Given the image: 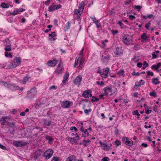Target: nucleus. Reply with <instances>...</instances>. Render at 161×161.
I'll use <instances>...</instances> for the list:
<instances>
[{
    "mask_svg": "<svg viewBox=\"0 0 161 161\" xmlns=\"http://www.w3.org/2000/svg\"><path fill=\"white\" fill-rule=\"evenodd\" d=\"M96 83L99 86H102L104 84V82L102 81H97L96 82Z\"/></svg>",
    "mask_w": 161,
    "mask_h": 161,
    "instance_id": "obj_42",
    "label": "nucleus"
},
{
    "mask_svg": "<svg viewBox=\"0 0 161 161\" xmlns=\"http://www.w3.org/2000/svg\"><path fill=\"white\" fill-rule=\"evenodd\" d=\"M45 4L46 5H48L50 4V1L49 0H47L45 2Z\"/></svg>",
    "mask_w": 161,
    "mask_h": 161,
    "instance_id": "obj_64",
    "label": "nucleus"
},
{
    "mask_svg": "<svg viewBox=\"0 0 161 161\" xmlns=\"http://www.w3.org/2000/svg\"><path fill=\"white\" fill-rule=\"evenodd\" d=\"M152 58L155 59L157 58V55L154 53L153 52L152 53Z\"/></svg>",
    "mask_w": 161,
    "mask_h": 161,
    "instance_id": "obj_57",
    "label": "nucleus"
},
{
    "mask_svg": "<svg viewBox=\"0 0 161 161\" xmlns=\"http://www.w3.org/2000/svg\"><path fill=\"white\" fill-rule=\"evenodd\" d=\"M53 152V151L52 149H49L44 152L43 155L47 159H48L52 157Z\"/></svg>",
    "mask_w": 161,
    "mask_h": 161,
    "instance_id": "obj_4",
    "label": "nucleus"
},
{
    "mask_svg": "<svg viewBox=\"0 0 161 161\" xmlns=\"http://www.w3.org/2000/svg\"><path fill=\"white\" fill-rule=\"evenodd\" d=\"M66 161H75V158L73 155H71L68 158Z\"/></svg>",
    "mask_w": 161,
    "mask_h": 161,
    "instance_id": "obj_23",
    "label": "nucleus"
},
{
    "mask_svg": "<svg viewBox=\"0 0 161 161\" xmlns=\"http://www.w3.org/2000/svg\"><path fill=\"white\" fill-rule=\"evenodd\" d=\"M149 95L150 96H153L154 97H157V95L156 92H151L150 93Z\"/></svg>",
    "mask_w": 161,
    "mask_h": 161,
    "instance_id": "obj_49",
    "label": "nucleus"
},
{
    "mask_svg": "<svg viewBox=\"0 0 161 161\" xmlns=\"http://www.w3.org/2000/svg\"><path fill=\"white\" fill-rule=\"evenodd\" d=\"M57 63V61L55 59H54L53 60H50L47 63V64L48 66L50 67L55 66Z\"/></svg>",
    "mask_w": 161,
    "mask_h": 161,
    "instance_id": "obj_10",
    "label": "nucleus"
},
{
    "mask_svg": "<svg viewBox=\"0 0 161 161\" xmlns=\"http://www.w3.org/2000/svg\"><path fill=\"white\" fill-rule=\"evenodd\" d=\"M152 80L153 83L155 85L158 84L160 83V82L158 81V79L157 78H153Z\"/></svg>",
    "mask_w": 161,
    "mask_h": 161,
    "instance_id": "obj_25",
    "label": "nucleus"
},
{
    "mask_svg": "<svg viewBox=\"0 0 161 161\" xmlns=\"http://www.w3.org/2000/svg\"><path fill=\"white\" fill-rule=\"evenodd\" d=\"M40 152L38 153V152H36L35 153V155L34 156L35 159L36 160L39 157V156H40Z\"/></svg>",
    "mask_w": 161,
    "mask_h": 161,
    "instance_id": "obj_33",
    "label": "nucleus"
},
{
    "mask_svg": "<svg viewBox=\"0 0 161 161\" xmlns=\"http://www.w3.org/2000/svg\"><path fill=\"white\" fill-rule=\"evenodd\" d=\"M151 68L152 69H154L155 70H156L157 72H158V70H157L158 69V68H157L156 65H153L151 66Z\"/></svg>",
    "mask_w": 161,
    "mask_h": 161,
    "instance_id": "obj_47",
    "label": "nucleus"
},
{
    "mask_svg": "<svg viewBox=\"0 0 161 161\" xmlns=\"http://www.w3.org/2000/svg\"><path fill=\"white\" fill-rule=\"evenodd\" d=\"M7 122L8 125L10 126V127L12 128H15V123L14 122H9L8 121V120H7Z\"/></svg>",
    "mask_w": 161,
    "mask_h": 161,
    "instance_id": "obj_29",
    "label": "nucleus"
},
{
    "mask_svg": "<svg viewBox=\"0 0 161 161\" xmlns=\"http://www.w3.org/2000/svg\"><path fill=\"white\" fill-rule=\"evenodd\" d=\"M83 142L84 143V147H86L88 145V143L91 142L90 140L88 139L87 140H84Z\"/></svg>",
    "mask_w": 161,
    "mask_h": 161,
    "instance_id": "obj_28",
    "label": "nucleus"
},
{
    "mask_svg": "<svg viewBox=\"0 0 161 161\" xmlns=\"http://www.w3.org/2000/svg\"><path fill=\"white\" fill-rule=\"evenodd\" d=\"M64 70V68L62 67H57L55 71V73H57V75L60 74L62 73V71Z\"/></svg>",
    "mask_w": 161,
    "mask_h": 161,
    "instance_id": "obj_17",
    "label": "nucleus"
},
{
    "mask_svg": "<svg viewBox=\"0 0 161 161\" xmlns=\"http://www.w3.org/2000/svg\"><path fill=\"white\" fill-rule=\"evenodd\" d=\"M80 10H79V9H76L75 10L74 13L76 14H80Z\"/></svg>",
    "mask_w": 161,
    "mask_h": 161,
    "instance_id": "obj_44",
    "label": "nucleus"
},
{
    "mask_svg": "<svg viewBox=\"0 0 161 161\" xmlns=\"http://www.w3.org/2000/svg\"><path fill=\"white\" fill-rule=\"evenodd\" d=\"M110 59V56L108 55H107L104 57L102 59V61L103 62H107Z\"/></svg>",
    "mask_w": 161,
    "mask_h": 161,
    "instance_id": "obj_24",
    "label": "nucleus"
},
{
    "mask_svg": "<svg viewBox=\"0 0 161 161\" xmlns=\"http://www.w3.org/2000/svg\"><path fill=\"white\" fill-rule=\"evenodd\" d=\"M25 9L24 8H19L17 10H16V12L18 13V14H19L21 12H22L25 11Z\"/></svg>",
    "mask_w": 161,
    "mask_h": 161,
    "instance_id": "obj_40",
    "label": "nucleus"
},
{
    "mask_svg": "<svg viewBox=\"0 0 161 161\" xmlns=\"http://www.w3.org/2000/svg\"><path fill=\"white\" fill-rule=\"evenodd\" d=\"M79 59V58H78V59H77V58H76V59H75V63L74 65V67H76V66L78 65Z\"/></svg>",
    "mask_w": 161,
    "mask_h": 161,
    "instance_id": "obj_43",
    "label": "nucleus"
},
{
    "mask_svg": "<svg viewBox=\"0 0 161 161\" xmlns=\"http://www.w3.org/2000/svg\"><path fill=\"white\" fill-rule=\"evenodd\" d=\"M134 7L135 8L137 9H138V11H139L140 9H141L142 8V7L141 6H139V5H138V6H136V5H135L134 6Z\"/></svg>",
    "mask_w": 161,
    "mask_h": 161,
    "instance_id": "obj_46",
    "label": "nucleus"
},
{
    "mask_svg": "<svg viewBox=\"0 0 161 161\" xmlns=\"http://www.w3.org/2000/svg\"><path fill=\"white\" fill-rule=\"evenodd\" d=\"M49 37L51 36L52 38H53V41H54L56 39V38H54L53 37H54L56 36V35L55 34V32L54 31L52 33V34H49Z\"/></svg>",
    "mask_w": 161,
    "mask_h": 161,
    "instance_id": "obj_32",
    "label": "nucleus"
},
{
    "mask_svg": "<svg viewBox=\"0 0 161 161\" xmlns=\"http://www.w3.org/2000/svg\"><path fill=\"white\" fill-rule=\"evenodd\" d=\"M116 89L112 86H108L103 89L104 94L106 96L112 95L116 92Z\"/></svg>",
    "mask_w": 161,
    "mask_h": 161,
    "instance_id": "obj_1",
    "label": "nucleus"
},
{
    "mask_svg": "<svg viewBox=\"0 0 161 161\" xmlns=\"http://www.w3.org/2000/svg\"><path fill=\"white\" fill-rule=\"evenodd\" d=\"M30 78V77L28 75H27L26 76L24 77L22 79V83L24 84H25L26 82Z\"/></svg>",
    "mask_w": 161,
    "mask_h": 161,
    "instance_id": "obj_22",
    "label": "nucleus"
},
{
    "mask_svg": "<svg viewBox=\"0 0 161 161\" xmlns=\"http://www.w3.org/2000/svg\"><path fill=\"white\" fill-rule=\"evenodd\" d=\"M62 7L61 5L60 4H58L57 5H56V6L55 7V9L58 10V9L61 8Z\"/></svg>",
    "mask_w": 161,
    "mask_h": 161,
    "instance_id": "obj_53",
    "label": "nucleus"
},
{
    "mask_svg": "<svg viewBox=\"0 0 161 161\" xmlns=\"http://www.w3.org/2000/svg\"><path fill=\"white\" fill-rule=\"evenodd\" d=\"M76 136L73 138H69L67 139V140L71 142L72 143H76L79 140V136L77 134H76Z\"/></svg>",
    "mask_w": 161,
    "mask_h": 161,
    "instance_id": "obj_9",
    "label": "nucleus"
},
{
    "mask_svg": "<svg viewBox=\"0 0 161 161\" xmlns=\"http://www.w3.org/2000/svg\"><path fill=\"white\" fill-rule=\"evenodd\" d=\"M45 139L49 141V142L50 143L51 141H53V139L50 136H46L45 137Z\"/></svg>",
    "mask_w": 161,
    "mask_h": 161,
    "instance_id": "obj_36",
    "label": "nucleus"
},
{
    "mask_svg": "<svg viewBox=\"0 0 161 161\" xmlns=\"http://www.w3.org/2000/svg\"><path fill=\"white\" fill-rule=\"evenodd\" d=\"M70 23L69 21L68 22L67 24V25L65 27V28L66 29V30H68L70 27Z\"/></svg>",
    "mask_w": 161,
    "mask_h": 161,
    "instance_id": "obj_41",
    "label": "nucleus"
},
{
    "mask_svg": "<svg viewBox=\"0 0 161 161\" xmlns=\"http://www.w3.org/2000/svg\"><path fill=\"white\" fill-rule=\"evenodd\" d=\"M82 80V77L81 75L78 76L74 80V82L76 85H80Z\"/></svg>",
    "mask_w": 161,
    "mask_h": 161,
    "instance_id": "obj_13",
    "label": "nucleus"
},
{
    "mask_svg": "<svg viewBox=\"0 0 161 161\" xmlns=\"http://www.w3.org/2000/svg\"><path fill=\"white\" fill-rule=\"evenodd\" d=\"M8 119L9 121H10L11 120V118H8V117L7 116L1 118L0 119V122H1V125H5V123L6 122V119Z\"/></svg>",
    "mask_w": 161,
    "mask_h": 161,
    "instance_id": "obj_14",
    "label": "nucleus"
},
{
    "mask_svg": "<svg viewBox=\"0 0 161 161\" xmlns=\"http://www.w3.org/2000/svg\"><path fill=\"white\" fill-rule=\"evenodd\" d=\"M5 50L6 51H10L12 50L11 47L10 45H9L8 44H6V47L4 48Z\"/></svg>",
    "mask_w": 161,
    "mask_h": 161,
    "instance_id": "obj_26",
    "label": "nucleus"
},
{
    "mask_svg": "<svg viewBox=\"0 0 161 161\" xmlns=\"http://www.w3.org/2000/svg\"><path fill=\"white\" fill-rule=\"evenodd\" d=\"M99 101V99L97 98L96 97L93 96L92 99L91 100V101L92 102H97Z\"/></svg>",
    "mask_w": 161,
    "mask_h": 161,
    "instance_id": "obj_37",
    "label": "nucleus"
},
{
    "mask_svg": "<svg viewBox=\"0 0 161 161\" xmlns=\"http://www.w3.org/2000/svg\"><path fill=\"white\" fill-rule=\"evenodd\" d=\"M132 114L133 115H136L137 116L140 115V114L139 113L138 111L137 110L133 111L132 112Z\"/></svg>",
    "mask_w": 161,
    "mask_h": 161,
    "instance_id": "obj_35",
    "label": "nucleus"
},
{
    "mask_svg": "<svg viewBox=\"0 0 161 161\" xmlns=\"http://www.w3.org/2000/svg\"><path fill=\"white\" fill-rule=\"evenodd\" d=\"M91 91L89 90L84 91L82 94V96L85 98H89V96L91 97L92 96Z\"/></svg>",
    "mask_w": 161,
    "mask_h": 161,
    "instance_id": "obj_11",
    "label": "nucleus"
},
{
    "mask_svg": "<svg viewBox=\"0 0 161 161\" xmlns=\"http://www.w3.org/2000/svg\"><path fill=\"white\" fill-rule=\"evenodd\" d=\"M3 42H6L7 43V44H9L10 43V41L9 39L8 38L5 39V40L3 41Z\"/></svg>",
    "mask_w": 161,
    "mask_h": 161,
    "instance_id": "obj_51",
    "label": "nucleus"
},
{
    "mask_svg": "<svg viewBox=\"0 0 161 161\" xmlns=\"http://www.w3.org/2000/svg\"><path fill=\"white\" fill-rule=\"evenodd\" d=\"M42 120L45 126H49L52 125V121L51 120H47L45 119H43Z\"/></svg>",
    "mask_w": 161,
    "mask_h": 161,
    "instance_id": "obj_16",
    "label": "nucleus"
},
{
    "mask_svg": "<svg viewBox=\"0 0 161 161\" xmlns=\"http://www.w3.org/2000/svg\"><path fill=\"white\" fill-rule=\"evenodd\" d=\"M93 21H94V22L96 24V26L97 28H99L101 26V25L100 23H99V22L98 20L96 19V18H92Z\"/></svg>",
    "mask_w": 161,
    "mask_h": 161,
    "instance_id": "obj_20",
    "label": "nucleus"
},
{
    "mask_svg": "<svg viewBox=\"0 0 161 161\" xmlns=\"http://www.w3.org/2000/svg\"><path fill=\"white\" fill-rule=\"evenodd\" d=\"M147 18L149 19H151L153 18V19H154V16L152 14H150L147 15Z\"/></svg>",
    "mask_w": 161,
    "mask_h": 161,
    "instance_id": "obj_58",
    "label": "nucleus"
},
{
    "mask_svg": "<svg viewBox=\"0 0 161 161\" xmlns=\"http://www.w3.org/2000/svg\"><path fill=\"white\" fill-rule=\"evenodd\" d=\"M18 66V64L14 61L13 60L11 62L10 68H14Z\"/></svg>",
    "mask_w": 161,
    "mask_h": 161,
    "instance_id": "obj_27",
    "label": "nucleus"
},
{
    "mask_svg": "<svg viewBox=\"0 0 161 161\" xmlns=\"http://www.w3.org/2000/svg\"><path fill=\"white\" fill-rule=\"evenodd\" d=\"M80 65L79 67H80L81 65H82L83 64L84 62V60L82 59L81 58H80Z\"/></svg>",
    "mask_w": 161,
    "mask_h": 161,
    "instance_id": "obj_54",
    "label": "nucleus"
},
{
    "mask_svg": "<svg viewBox=\"0 0 161 161\" xmlns=\"http://www.w3.org/2000/svg\"><path fill=\"white\" fill-rule=\"evenodd\" d=\"M57 89V86H53L49 87V90L56 89Z\"/></svg>",
    "mask_w": 161,
    "mask_h": 161,
    "instance_id": "obj_56",
    "label": "nucleus"
},
{
    "mask_svg": "<svg viewBox=\"0 0 161 161\" xmlns=\"http://www.w3.org/2000/svg\"><path fill=\"white\" fill-rule=\"evenodd\" d=\"M129 17L131 20H133V19L136 18L135 17L132 15H130L129 16Z\"/></svg>",
    "mask_w": 161,
    "mask_h": 161,
    "instance_id": "obj_60",
    "label": "nucleus"
},
{
    "mask_svg": "<svg viewBox=\"0 0 161 161\" xmlns=\"http://www.w3.org/2000/svg\"><path fill=\"white\" fill-rule=\"evenodd\" d=\"M114 53L117 55H120L122 53V52L120 49L117 47L116 48V50L114 52Z\"/></svg>",
    "mask_w": 161,
    "mask_h": 161,
    "instance_id": "obj_21",
    "label": "nucleus"
},
{
    "mask_svg": "<svg viewBox=\"0 0 161 161\" xmlns=\"http://www.w3.org/2000/svg\"><path fill=\"white\" fill-rule=\"evenodd\" d=\"M147 74L148 76H153V73L149 71H148L147 72Z\"/></svg>",
    "mask_w": 161,
    "mask_h": 161,
    "instance_id": "obj_45",
    "label": "nucleus"
},
{
    "mask_svg": "<svg viewBox=\"0 0 161 161\" xmlns=\"http://www.w3.org/2000/svg\"><path fill=\"white\" fill-rule=\"evenodd\" d=\"M0 6L4 8H8L9 7L8 4H6L4 3H2L0 5Z\"/></svg>",
    "mask_w": 161,
    "mask_h": 161,
    "instance_id": "obj_31",
    "label": "nucleus"
},
{
    "mask_svg": "<svg viewBox=\"0 0 161 161\" xmlns=\"http://www.w3.org/2000/svg\"><path fill=\"white\" fill-rule=\"evenodd\" d=\"M109 72V69L108 67L105 68H104L103 70L102 73H101V75L102 77L107 78L108 76V73Z\"/></svg>",
    "mask_w": 161,
    "mask_h": 161,
    "instance_id": "obj_8",
    "label": "nucleus"
},
{
    "mask_svg": "<svg viewBox=\"0 0 161 161\" xmlns=\"http://www.w3.org/2000/svg\"><path fill=\"white\" fill-rule=\"evenodd\" d=\"M73 104L72 102L68 101H63L61 104V107L64 108H68L71 106Z\"/></svg>",
    "mask_w": 161,
    "mask_h": 161,
    "instance_id": "obj_7",
    "label": "nucleus"
},
{
    "mask_svg": "<svg viewBox=\"0 0 161 161\" xmlns=\"http://www.w3.org/2000/svg\"><path fill=\"white\" fill-rule=\"evenodd\" d=\"M92 109L90 108L88 109H85L84 110V112L86 115H88L89 114V112H91L92 111Z\"/></svg>",
    "mask_w": 161,
    "mask_h": 161,
    "instance_id": "obj_39",
    "label": "nucleus"
},
{
    "mask_svg": "<svg viewBox=\"0 0 161 161\" xmlns=\"http://www.w3.org/2000/svg\"><path fill=\"white\" fill-rule=\"evenodd\" d=\"M13 60L14 61L15 63L18 64V66L21 63V58L19 57H15V58L13 59Z\"/></svg>",
    "mask_w": 161,
    "mask_h": 161,
    "instance_id": "obj_19",
    "label": "nucleus"
},
{
    "mask_svg": "<svg viewBox=\"0 0 161 161\" xmlns=\"http://www.w3.org/2000/svg\"><path fill=\"white\" fill-rule=\"evenodd\" d=\"M142 39V42H147L148 41L149 37L146 35L145 33H143L142 35L141 36Z\"/></svg>",
    "mask_w": 161,
    "mask_h": 161,
    "instance_id": "obj_12",
    "label": "nucleus"
},
{
    "mask_svg": "<svg viewBox=\"0 0 161 161\" xmlns=\"http://www.w3.org/2000/svg\"><path fill=\"white\" fill-rule=\"evenodd\" d=\"M117 146L120 145H121V142L119 140H116L114 142Z\"/></svg>",
    "mask_w": 161,
    "mask_h": 161,
    "instance_id": "obj_48",
    "label": "nucleus"
},
{
    "mask_svg": "<svg viewBox=\"0 0 161 161\" xmlns=\"http://www.w3.org/2000/svg\"><path fill=\"white\" fill-rule=\"evenodd\" d=\"M84 48H83L82 49V50H81L80 52V53L79 54V56H80L79 58H81L80 57L83 56V52L84 51Z\"/></svg>",
    "mask_w": 161,
    "mask_h": 161,
    "instance_id": "obj_52",
    "label": "nucleus"
},
{
    "mask_svg": "<svg viewBox=\"0 0 161 161\" xmlns=\"http://www.w3.org/2000/svg\"><path fill=\"white\" fill-rule=\"evenodd\" d=\"M8 88L12 91L19 90L20 88L18 86L14 84H10V85H9Z\"/></svg>",
    "mask_w": 161,
    "mask_h": 161,
    "instance_id": "obj_15",
    "label": "nucleus"
},
{
    "mask_svg": "<svg viewBox=\"0 0 161 161\" xmlns=\"http://www.w3.org/2000/svg\"><path fill=\"white\" fill-rule=\"evenodd\" d=\"M131 38L129 35H126L124 36L122 39L123 42L126 45H129L130 44Z\"/></svg>",
    "mask_w": 161,
    "mask_h": 161,
    "instance_id": "obj_5",
    "label": "nucleus"
},
{
    "mask_svg": "<svg viewBox=\"0 0 161 161\" xmlns=\"http://www.w3.org/2000/svg\"><path fill=\"white\" fill-rule=\"evenodd\" d=\"M122 140L126 145L128 146L131 147L133 145V141L131 139L125 136L123 137L122 138Z\"/></svg>",
    "mask_w": 161,
    "mask_h": 161,
    "instance_id": "obj_3",
    "label": "nucleus"
},
{
    "mask_svg": "<svg viewBox=\"0 0 161 161\" xmlns=\"http://www.w3.org/2000/svg\"><path fill=\"white\" fill-rule=\"evenodd\" d=\"M121 75L123 74L124 73V71L123 69H120L118 72Z\"/></svg>",
    "mask_w": 161,
    "mask_h": 161,
    "instance_id": "obj_63",
    "label": "nucleus"
},
{
    "mask_svg": "<svg viewBox=\"0 0 161 161\" xmlns=\"http://www.w3.org/2000/svg\"><path fill=\"white\" fill-rule=\"evenodd\" d=\"M55 6H56L55 5L53 6H52V5H50L48 8V11L49 12L53 11L55 9Z\"/></svg>",
    "mask_w": 161,
    "mask_h": 161,
    "instance_id": "obj_30",
    "label": "nucleus"
},
{
    "mask_svg": "<svg viewBox=\"0 0 161 161\" xmlns=\"http://www.w3.org/2000/svg\"><path fill=\"white\" fill-rule=\"evenodd\" d=\"M69 74L67 72H66L63 77V80L62 82L64 84L68 80V79L69 77Z\"/></svg>",
    "mask_w": 161,
    "mask_h": 161,
    "instance_id": "obj_18",
    "label": "nucleus"
},
{
    "mask_svg": "<svg viewBox=\"0 0 161 161\" xmlns=\"http://www.w3.org/2000/svg\"><path fill=\"white\" fill-rule=\"evenodd\" d=\"M13 144L16 147H22L27 145V143L26 142H23L22 141H14L13 142Z\"/></svg>",
    "mask_w": 161,
    "mask_h": 161,
    "instance_id": "obj_6",
    "label": "nucleus"
},
{
    "mask_svg": "<svg viewBox=\"0 0 161 161\" xmlns=\"http://www.w3.org/2000/svg\"><path fill=\"white\" fill-rule=\"evenodd\" d=\"M102 146H103V149L104 150H107L109 149L110 147L104 143L102 144Z\"/></svg>",
    "mask_w": 161,
    "mask_h": 161,
    "instance_id": "obj_34",
    "label": "nucleus"
},
{
    "mask_svg": "<svg viewBox=\"0 0 161 161\" xmlns=\"http://www.w3.org/2000/svg\"><path fill=\"white\" fill-rule=\"evenodd\" d=\"M37 92L36 88L34 87L30 90L28 91L26 97L28 98H32L36 94Z\"/></svg>",
    "mask_w": 161,
    "mask_h": 161,
    "instance_id": "obj_2",
    "label": "nucleus"
},
{
    "mask_svg": "<svg viewBox=\"0 0 161 161\" xmlns=\"http://www.w3.org/2000/svg\"><path fill=\"white\" fill-rule=\"evenodd\" d=\"M109 158H108L105 157L102 159L101 161H109Z\"/></svg>",
    "mask_w": 161,
    "mask_h": 161,
    "instance_id": "obj_50",
    "label": "nucleus"
},
{
    "mask_svg": "<svg viewBox=\"0 0 161 161\" xmlns=\"http://www.w3.org/2000/svg\"><path fill=\"white\" fill-rule=\"evenodd\" d=\"M152 112L151 110L147 109L145 113L147 114H149L150 113Z\"/></svg>",
    "mask_w": 161,
    "mask_h": 161,
    "instance_id": "obj_62",
    "label": "nucleus"
},
{
    "mask_svg": "<svg viewBox=\"0 0 161 161\" xmlns=\"http://www.w3.org/2000/svg\"><path fill=\"white\" fill-rule=\"evenodd\" d=\"M51 161H60V160L59 157H53V158Z\"/></svg>",
    "mask_w": 161,
    "mask_h": 161,
    "instance_id": "obj_38",
    "label": "nucleus"
},
{
    "mask_svg": "<svg viewBox=\"0 0 161 161\" xmlns=\"http://www.w3.org/2000/svg\"><path fill=\"white\" fill-rule=\"evenodd\" d=\"M17 14H18V13H17L16 12V11H13L12 12L10 13V15H12L14 16L16 15Z\"/></svg>",
    "mask_w": 161,
    "mask_h": 161,
    "instance_id": "obj_59",
    "label": "nucleus"
},
{
    "mask_svg": "<svg viewBox=\"0 0 161 161\" xmlns=\"http://www.w3.org/2000/svg\"><path fill=\"white\" fill-rule=\"evenodd\" d=\"M0 148H1V149H3V150H6V147L5 146H4L3 145L1 144H0Z\"/></svg>",
    "mask_w": 161,
    "mask_h": 161,
    "instance_id": "obj_61",
    "label": "nucleus"
},
{
    "mask_svg": "<svg viewBox=\"0 0 161 161\" xmlns=\"http://www.w3.org/2000/svg\"><path fill=\"white\" fill-rule=\"evenodd\" d=\"M140 83L138 81H136L135 83V86H134V88L137 89V87H136L138 86L139 84Z\"/></svg>",
    "mask_w": 161,
    "mask_h": 161,
    "instance_id": "obj_55",
    "label": "nucleus"
}]
</instances>
